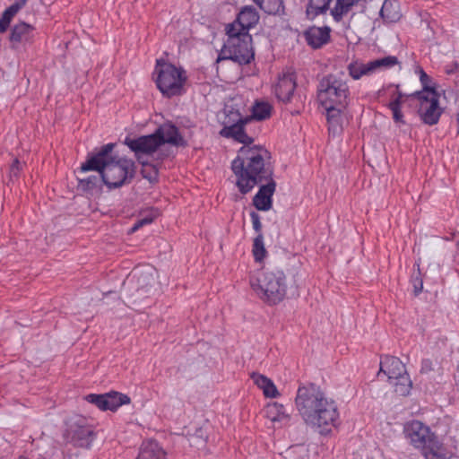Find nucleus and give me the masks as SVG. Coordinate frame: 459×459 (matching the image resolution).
<instances>
[{
	"label": "nucleus",
	"instance_id": "obj_1",
	"mask_svg": "<svg viewBox=\"0 0 459 459\" xmlns=\"http://www.w3.org/2000/svg\"><path fill=\"white\" fill-rule=\"evenodd\" d=\"M295 405L305 423L316 428L321 435L329 434L339 423L337 403L316 384L299 386Z\"/></svg>",
	"mask_w": 459,
	"mask_h": 459
},
{
	"label": "nucleus",
	"instance_id": "obj_2",
	"mask_svg": "<svg viewBox=\"0 0 459 459\" xmlns=\"http://www.w3.org/2000/svg\"><path fill=\"white\" fill-rule=\"evenodd\" d=\"M270 152L260 145L242 146L231 162L238 191L246 195L264 180L273 178Z\"/></svg>",
	"mask_w": 459,
	"mask_h": 459
},
{
	"label": "nucleus",
	"instance_id": "obj_3",
	"mask_svg": "<svg viewBox=\"0 0 459 459\" xmlns=\"http://www.w3.org/2000/svg\"><path fill=\"white\" fill-rule=\"evenodd\" d=\"M116 144L109 143L98 151L89 153L81 165L82 172L98 171L103 183L109 188H117L129 183L135 175L136 166L133 160L113 154Z\"/></svg>",
	"mask_w": 459,
	"mask_h": 459
},
{
	"label": "nucleus",
	"instance_id": "obj_4",
	"mask_svg": "<svg viewBox=\"0 0 459 459\" xmlns=\"http://www.w3.org/2000/svg\"><path fill=\"white\" fill-rule=\"evenodd\" d=\"M249 282L259 299L270 306L279 304L286 297L288 282L281 268L263 267L250 277Z\"/></svg>",
	"mask_w": 459,
	"mask_h": 459
},
{
	"label": "nucleus",
	"instance_id": "obj_5",
	"mask_svg": "<svg viewBox=\"0 0 459 459\" xmlns=\"http://www.w3.org/2000/svg\"><path fill=\"white\" fill-rule=\"evenodd\" d=\"M351 100L348 82L336 74L324 76L317 86V100L322 107L347 108Z\"/></svg>",
	"mask_w": 459,
	"mask_h": 459
},
{
	"label": "nucleus",
	"instance_id": "obj_6",
	"mask_svg": "<svg viewBox=\"0 0 459 459\" xmlns=\"http://www.w3.org/2000/svg\"><path fill=\"white\" fill-rule=\"evenodd\" d=\"M227 39L223 48L217 59H230L239 65H247L254 59V51L252 48V38L248 32H239L234 28L226 27Z\"/></svg>",
	"mask_w": 459,
	"mask_h": 459
},
{
	"label": "nucleus",
	"instance_id": "obj_7",
	"mask_svg": "<svg viewBox=\"0 0 459 459\" xmlns=\"http://www.w3.org/2000/svg\"><path fill=\"white\" fill-rule=\"evenodd\" d=\"M154 74H156V85L164 96L171 98L183 93L184 84L186 81L184 69L158 59Z\"/></svg>",
	"mask_w": 459,
	"mask_h": 459
},
{
	"label": "nucleus",
	"instance_id": "obj_8",
	"mask_svg": "<svg viewBox=\"0 0 459 459\" xmlns=\"http://www.w3.org/2000/svg\"><path fill=\"white\" fill-rule=\"evenodd\" d=\"M380 373L387 376L388 381L394 387V392L399 395H408L412 386V383L406 371L405 365L399 358L386 355L381 359Z\"/></svg>",
	"mask_w": 459,
	"mask_h": 459
},
{
	"label": "nucleus",
	"instance_id": "obj_9",
	"mask_svg": "<svg viewBox=\"0 0 459 459\" xmlns=\"http://www.w3.org/2000/svg\"><path fill=\"white\" fill-rule=\"evenodd\" d=\"M359 0H308L306 13L308 19H314L325 14L328 11L333 19L339 22L347 16L352 7L357 5Z\"/></svg>",
	"mask_w": 459,
	"mask_h": 459
},
{
	"label": "nucleus",
	"instance_id": "obj_10",
	"mask_svg": "<svg viewBox=\"0 0 459 459\" xmlns=\"http://www.w3.org/2000/svg\"><path fill=\"white\" fill-rule=\"evenodd\" d=\"M251 121V117H242L238 112H230L228 120L223 122L220 135L228 139L232 138L244 146L250 145L254 143V138L246 133V126Z\"/></svg>",
	"mask_w": 459,
	"mask_h": 459
},
{
	"label": "nucleus",
	"instance_id": "obj_11",
	"mask_svg": "<svg viewBox=\"0 0 459 459\" xmlns=\"http://www.w3.org/2000/svg\"><path fill=\"white\" fill-rule=\"evenodd\" d=\"M74 446L89 448L96 437L95 428L84 417H77L67 430Z\"/></svg>",
	"mask_w": 459,
	"mask_h": 459
},
{
	"label": "nucleus",
	"instance_id": "obj_12",
	"mask_svg": "<svg viewBox=\"0 0 459 459\" xmlns=\"http://www.w3.org/2000/svg\"><path fill=\"white\" fill-rule=\"evenodd\" d=\"M439 93L413 97L419 101L418 113L424 124L434 126L438 123L443 113V108L439 106Z\"/></svg>",
	"mask_w": 459,
	"mask_h": 459
},
{
	"label": "nucleus",
	"instance_id": "obj_13",
	"mask_svg": "<svg viewBox=\"0 0 459 459\" xmlns=\"http://www.w3.org/2000/svg\"><path fill=\"white\" fill-rule=\"evenodd\" d=\"M124 143L134 152L139 161H143L142 160L143 155H150L155 152L162 145V141L153 133L137 138L126 137Z\"/></svg>",
	"mask_w": 459,
	"mask_h": 459
},
{
	"label": "nucleus",
	"instance_id": "obj_14",
	"mask_svg": "<svg viewBox=\"0 0 459 459\" xmlns=\"http://www.w3.org/2000/svg\"><path fill=\"white\" fill-rule=\"evenodd\" d=\"M85 400L94 404L101 411H116L124 404L130 403L128 395L119 392L111 391L105 394H90L85 396Z\"/></svg>",
	"mask_w": 459,
	"mask_h": 459
},
{
	"label": "nucleus",
	"instance_id": "obj_15",
	"mask_svg": "<svg viewBox=\"0 0 459 459\" xmlns=\"http://www.w3.org/2000/svg\"><path fill=\"white\" fill-rule=\"evenodd\" d=\"M406 438L409 439L411 446L417 449L424 447V445L429 442L435 436L429 426L420 420H411L405 424L403 429Z\"/></svg>",
	"mask_w": 459,
	"mask_h": 459
},
{
	"label": "nucleus",
	"instance_id": "obj_16",
	"mask_svg": "<svg viewBox=\"0 0 459 459\" xmlns=\"http://www.w3.org/2000/svg\"><path fill=\"white\" fill-rule=\"evenodd\" d=\"M296 87L295 74L290 73L282 74L274 85V94L280 101L288 103L291 101Z\"/></svg>",
	"mask_w": 459,
	"mask_h": 459
},
{
	"label": "nucleus",
	"instance_id": "obj_17",
	"mask_svg": "<svg viewBox=\"0 0 459 459\" xmlns=\"http://www.w3.org/2000/svg\"><path fill=\"white\" fill-rule=\"evenodd\" d=\"M253 198V205L259 211H269L273 206V195L276 189L273 178L264 180Z\"/></svg>",
	"mask_w": 459,
	"mask_h": 459
},
{
	"label": "nucleus",
	"instance_id": "obj_18",
	"mask_svg": "<svg viewBox=\"0 0 459 459\" xmlns=\"http://www.w3.org/2000/svg\"><path fill=\"white\" fill-rule=\"evenodd\" d=\"M258 21L259 14L256 9L253 6L247 5L240 10L237 19L232 23L228 24L227 27L232 26L237 31L248 32L249 29L254 27Z\"/></svg>",
	"mask_w": 459,
	"mask_h": 459
},
{
	"label": "nucleus",
	"instance_id": "obj_19",
	"mask_svg": "<svg viewBox=\"0 0 459 459\" xmlns=\"http://www.w3.org/2000/svg\"><path fill=\"white\" fill-rule=\"evenodd\" d=\"M33 38V27L25 22L15 24L11 30V48L18 49L22 45L30 43Z\"/></svg>",
	"mask_w": 459,
	"mask_h": 459
},
{
	"label": "nucleus",
	"instance_id": "obj_20",
	"mask_svg": "<svg viewBox=\"0 0 459 459\" xmlns=\"http://www.w3.org/2000/svg\"><path fill=\"white\" fill-rule=\"evenodd\" d=\"M162 141V144L170 143L175 146H186V142L178 132V128L171 123H165L154 132Z\"/></svg>",
	"mask_w": 459,
	"mask_h": 459
},
{
	"label": "nucleus",
	"instance_id": "obj_21",
	"mask_svg": "<svg viewBox=\"0 0 459 459\" xmlns=\"http://www.w3.org/2000/svg\"><path fill=\"white\" fill-rule=\"evenodd\" d=\"M330 28L310 27L304 32V38L308 46L312 48H320L330 40Z\"/></svg>",
	"mask_w": 459,
	"mask_h": 459
},
{
	"label": "nucleus",
	"instance_id": "obj_22",
	"mask_svg": "<svg viewBox=\"0 0 459 459\" xmlns=\"http://www.w3.org/2000/svg\"><path fill=\"white\" fill-rule=\"evenodd\" d=\"M328 123V131L333 135L340 134L342 131L344 111L347 108L323 107Z\"/></svg>",
	"mask_w": 459,
	"mask_h": 459
},
{
	"label": "nucleus",
	"instance_id": "obj_23",
	"mask_svg": "<svg viewBox=\"0 0 459 459\" xmlns=\"http://www.w3.org/2000/svg\"><path fill=\"white\" fill-rule=\"evenodd\" d=\"M420 450L425 459H446L447 457L446 448L436 435Z\"/></svg>",
	"mask_w": 459,
	"mask_h": 459
},
{
	"label": "nucleus",
	"instance_id": "obj_24",
	"mask_svg": "<svg viewBox=\"0 0 459 459\" xmlns=\"http://www.w3.org/2000/svg\"><path fill=\"white\" fill-rule=\"evenodd\" d=\"M135 459H166V453L156 441L146 440L142 443Z\"/></svg>",
	"mask_w": 459,
	"mask_h": 459
},
{
	"label": "nucleus",
	"instance_id": "obj_25",
	"mask_svg": "<svg viewBox=\"0 0 459 459\" xmlns=\"http://www.w3.org/2000/svg\"><path fill=\"white\" fill-rule=\"evenodd\" d=\"M134 279L136 290L143 291L144 293H147L149 291V288L152 287V283L154 282V278L151 273L134 272L132 277L127 279V281L124 282V286L134 288Z\"/></svg>",
	"mask_w": 459,
	"mask_h": 459
},
{
	"label": "nucleus",
	"instance_id": "obj_26",
	"mask_svg": "<svg viewBox=\"0 0 459 459\" xmlns=\"http://www.w3.org/2000/svg\"><path fill=\"white\" fill-rule=\"evenodd\" d=\"M265 415L273 422L286 424L290 420V415L287 413L284 406L275 402L266 406Z\"/></svg>",
	"mask_w": 459,
	"mask_h": 459
},
{
	"label": "nucleus",
	"instance_id": "obj_27",
	"mask_svg": "<svg viewBox=\"0 0 459 459\" xmlns=\"http://www.w3.org/2000/svg\"><path fill=\"white\" fill-rule=\"evenodd\" d=\"M347 71L349 75L353 80H359L363 76L372 75L371 67L369 62L363 63L360 60H354L347 65Z\"/></svg>",
	"mask_w": 459,
	"mask_h": 459
},
{
	"label": "nucleus",
	"instance_id": "obj_28",
	"mask_svg": "<svg viewBox=\"0 0 459 459\" xmlns=\"http://www.w3.org/2000/svg\"><path fill=\"white\" fill-rule=\"evenodd\" d=\"M416 73L419 74L420 81L422 85V89L420 91H417L409 95V97L414 96H423V95H433L438 93L436 90L435 85H432L431 78L426 74V72L421 67H417Z\"/></svg>",
	"mask_w": 459,
	"mask_h": 459
},
{
	"label": "nucleus",
	"instance_id": "obj_29",
	"mask_svg": "<svg viewBox=\"0 0 459 459\" xmlns=\"http://www.w3.org/2000/svg\"><path fill=\"white\" fill-rule=\"evenodd\" d=\"M372 74L378 71H385L400 65L395 56H387L369 61Z\"/></svg>",
	"mask_w": 459,
	"mask_h": 459
},
{
	"label": "nucleus",
	"instance_id": "obj_30",
	"mask_svg": "<svg viewBox=\"0 0 459 459\" xmlns=\"http://www.w3.org/2000/svg\"><path fill=\"white\" fill-rule=\"evenodd\" d=\"M261 10L268 14H281L284 13L282 0H253Z\"/></svg>",
	"mask_w": 459,
	"mask_h": 459
},
{
	"label": "nucleus",
	"instance_id": "obj_31",
	"mask_svg": "<svg viewBox=\"0 0 459 459\" xmlns=\"http://www.w3.org/2000/svg\"><path fill=\"white\" fill-rule=\"evenodd\" d=\"M272 106L265 101H256L252 108V115L249 117L253 119L262 121L270 117Z\"/></svg>",
	"mask_w": 459,
	"mask_h": 459
},
{
	"label": "nucleus",
	"instance_id": "obj_32",
	"mask_svg": "<svg viewBox=\"0 0 459 459\" xmlns=\"http://www.w3.org/2000/svg\"><path fill=\"white\" fill-rule=\"evenodd\" d=\"M253 255L256 262H261L266 255L267 252L264 244V236L262 233L256 235L253 242Z\"/></svg>",
	"mask_w": 459,
	"mask_h": 459
},
{
	"label": "nucleus",
	"instance_id": "obj_33",
	"mask_svg": "<svg viewBox=\"0 0 459 459\" xmlns=\"http://www.w3.org/2000/svg\"><path fill=\"white\" fill-rule=\"evenodd\" d=\"M103 183L100 174L99 176H89L85 178L79 179V186L86 192L92 191L100 186Z\"/></svg>",
	"mask_w": 459,
	"mask_h": 459
},
{
	"label": "nucleus",
	"instance_id": "obj_34",
	"mask_svg": "<svg viewBox=\"0 0 459 459\" xmlns=\"http://www.w3.org/2000/svg\"><path fill=\"white\" fill-rule=\"evenodd\" d=\"M388 108L392 111L393 119L396 124L404 125L403 114L402 112V107H399L397 101H390Z\"/></svg>",
	"mask_w": 459,
	"mask_h": 459
},
{
	"label": "nucleus",
	"instance_id": "obj_35",
	"mask_svg": "<svg viewBox=\"0 0 459 459\" xmlns=\"http://www.w3.org/2000/svg\"><path fill=\"white\" fill-rule=\"evenodd\" d=\"M143 165L142 174L144 178L154 181L158 178V169L155 166L148 164L146 161H139Z\"/></svg>",
	"mask_w": 459,
	"mask_h": 459
},
{
	"label": "nucleus",
	"instance_id": "obj_36",
	"mask_svg": "<svg viewBox=\"0 0 459 459\" xmlns=\"http://www.w3.org/2000/svg\"><path fill=\"white\" fill-rule=\"evenodd\" d=\"M392 5V2L391 1H388V0H385L382 5V8L380 10V13L382 15L383 18L385 19H387L391 22H394L395 21L396 19H398L399 15L397 13H391L390 12V7Z\"/></svg>",
	"mask_w": 459,
	"mask_h": 459
},
{
	"label": "nucleus",
	"instance_id": "obj_37",
	"mask_svg": "<svg viewBox=\"0 0 459 459\" xmlns=\"http://www.w3.org/2000/svg\"><path fill=\"white\" fill-rule=\"evenodd\" d=\"M266 383L267 384L264 385V388L263 389L264 396L269 398H276L280 396V393L278 392L273 382L271 379H269V381Z\"/></svg>",
	"mask_w": 459,
	"mask_h": 459
},
{
	"label": "nucleus",
	"instance_id": "obj_38",
	"mask_svg": "<svg viewBox=\"0 0 459 459\" xmlns=\"http://www.w3.org/2000/svg\"><path fill=\"white\" fill-rule=\"evenodd\" d=\"M251 378L253 379L254 383L259 387L260 389H264V385L267 384L266 382L269 381L270 378L261 375L259 373H252Z\"/></svg>",
	"mask_w": 459,
	"mask_h": 459
},
{
	"label": "nucleus",
	"instance_id": "obj_39",
	"mask_svg": "<svg viewBox=\"0 0 459 459\" xmlns=\"http://www.w3.org/2000/svg\"><path fill=\"white\" fill-rule=\"evenodd\" d=\"M250 218H251L253 229L255 230V231L257 234L262 233V223L260 221V215L255 212H251Z\"/></svg>",
	"mask_w": 459,
	"mask_h": 459
},
{
	"label": "nucleus",
	"instance_id": "obj_40",
	"mask_svg": "<svg viewBox=\"0 0 459 459\" xmlns=\"http://www.w3.org/2000/svg\"><path fill=\"white\" fill-rule=\"evenodd\" d=\"M152 221H153L152 216H146V217L141 218L135 221V223L134 224V226L131 229V231L135 232L143 226L151 224Z\"/></svg>",
	"mask_w": 459,
	"mask_h": 459
},
{
	"label": "nucleus",
	"instance_id": "obj_41",
	"mask_svg": "<svg viewBox=\"0 0 459 459\" xmlns=\"http://www.w3.org/2000/svg\"><path fill=\"white\" fill-rule=\"evenodd\" d=\"M13 17L6 14L4 12L0 19V33H4L7 30Z\"/></svg>",
	"mask_w": 459,
	"mask_h": 459
},
{
	"label": "nucleus",
	"instance_id": "obj_42",
	"mask_svg": "<svg viewBox=\"0 0 459 459\" xmlns=\"http://www.w3.org/2000/svg\"><path fill=\"white\" fill-rule=\"evenodd\" d=\"M21 170H22V164L17 159H15L10 168L11 178H17L20 175Z\"/></svg>",
	"mask_w": 459,
	"mask_h": 459
},
{
	"label": "nucleus",
	"instance_id": "obj_43",
	"mask_svg": "<svg viewBox=\"0 0 459 459\" xmlns=\"http://www.w3.org/2000/svg\"><path fill=\"white\" fill-rule=\"evenodd\" d=\"M433 363L430 359H423L421 360L420 373L428 374L433 370Z\"/></svg>",
	"mask_w": 459,
	"mask_h": 459
},
{
	"label": "nucleus",
	"instance_id": "obj_44",
	"mask_svg": "<svg viewBox=\"0 0 459 459\" xmlns=\"http://www.w3.org/2000/svg\"><path fill=\"white\" fill-rule=\"evenodd\" d=\"M25 3V0H23L22 4H19V3H14L11 6H9L5 11L4 13L12 17H13L17 12L21 9V7L22 6V4H24Z\"/></svg>",
	"mask_w": 459,
	"mask_h": 459
},
{
	"label": "nucleus",
	"instance_id": "obj_45",
	"mask_svg": "<svg viewBox=\"0 0 459 459\" xmlns=\"http://www.w3.org/2000/svg\"><path fill=\"white\" fill-rule=\"evenodd\" d=\"M413 287H414L415 295H419L421 292L422 288H423L422 281L420 279H416L414 281Z\"/></svg>",
	"mask_w": 459,
	"mask_h": 459
},
{
	"label": "nucleus",
	"instance_id": "obj_46",
	"mask_svg": "<svg viewBox=\"0 0 459 459\" xmlns=\"http://www.w3.org/2000/svg\"><path fill=\"white\" fill-rule=\"evenodd\" d=\"M403 97H404V94L403 92L397 91L396 96L392 101H397L399 104V107H402V105L403 103Z\"/></svg>",
	"mask_w": 459,
	"mask_h": 459
},
{
	"label": "nucleus",
	"instance_id": "obj_47",
	"mask_svg": "<svg viewBox=\"0 0 459 459\" xmlns=\"http://www.w3.org/2000/svg\"><path fill=\"white\" fill-rule=\"evenodd\" d=\"M458 68V65L455 63L454 64L453 67H451L450 69H446V73L448 74H451L453 73H455V71Z\"/></svg>",
	"mask_w": 459,
	"mask_h": 459
},
{
	"label": "nucleus",
	"instance_id": "obj_48",
	"mask_svg": "<svg viewBox=\"0 0 459 459\" xmlns=\"http://www.w3.org/2000/svg\"><path fill=\"white\" fill-rule=\"evenodd\" d=\"M457 124H458L457 133L459 134V113H458V117H457Z\"/></svg>",
	"mask_w": 459,
	"mask_h": 459
}]
</instances>
